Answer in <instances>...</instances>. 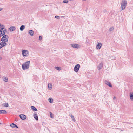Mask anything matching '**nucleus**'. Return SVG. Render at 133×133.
<instances>
[{
    "label": "nucleus",
    "mask_w": 133,
    "mask_h": 133,
    "mask_svg": "<svg viewBox=\"0 0 133 133\" xmlns=\"http://www.w3.org/2000/svg\"><path fill=\"white\" fill-rule=\"evenodd\" d=\"M30 61H27L22 65V68L23 70H25L29 68V67Z\"/></svg>",
    "instance_id": "1"
},
{
    "label": "nucleus",
    "mask_w": 133,
    "mask_h": 133,
    "mask_svg": "<svg viewBox=\"0 0 133 133\" xmlns=\"http://www.w3.org/2000/svg\"><path fill=\"white\" fill-rule=\"evenodd\" d=\"M127 2L126 0H122L121 3V9L122 10H124L126 7Z\"/></svg>",
    "instance_id": "2"
},
{
    "label": "nucleus",
    "mask_w": 133,
    "mask_h": 133,
    "mask_svg": "<svg viewBox=\"0 0 133 133\" xmlns=\"http://www.w3.org/2000/svg\"><path fill=\"white\" fill-rule=\"evenodd\" d=\"M22 54L24 57H27L29 55V52L27 50H22Z\"/></svg>",
    "instance_id": "3"
},
{
    "label": "nucleus",
    "mask_w": 133,
    "mask_h": 133,
    "mask_svg": "<svg viewBox=\"0 0 133 133\" xmlns=\"http://www.w3.org/2000/svg\"><path fill=\"white\" fill-rule=\"evenodd\" d=\"M9 37L7 35H3L2 38L1 39V41L3 42V41H6L7 42L8 41V38Z\"/></svg>",
    "instance_id": "4"
},
{
    "label": "nucleus",
    "mask_w": 133,
    "mask_h": 133,
    "mask_svg": "<svg viewBox=\"0 0 133 133\" xmlns=\"http://www.w3.org/2000/svg\"><path fill=\"white\" fill-rule=\"evenodd\" d=\"M80 68V65L79 64H77L75 65L74 68V70L75 72H77L79 71Z\"/></svg>",
    "instance_id": "5"
},
{
    "label": "nucleus",
    "mask_w": 133,
    "mask_h": 133,
    "mask_svg": "<svg viewBox=\"0 0 133 133\" xmlns=\"http://www.w3.org/2000/svg\"><path fill=\"white\" fill-rule=\"evenodd\" d=\"M71 47L75 48H80V45L77 44H71Z\"/></svg>",
    "instance_id": "6"
},
{
    "label": "nucleus",
    "mask_w": 133,
    "mask_h": 133,
    "mask_svg": "<svg viewBox=\"0 0 133 133\" xmlns=\"http://www.w3.org/2000/svg\"><path fill=\"white\" fill-rule=\"evenodd\" d=\"M0 48H1L2 47L5 46L7 44L6 43V41H3L0 43Z\"/></svg>",
    "instance_id": "7"
},
{
    "label": "nucleus",
    "mask_w": 133,
    "mask_h": 133,
    "mask_svg": "<svg viewBox=\"0 0 133 133\" xmlns=\"http://www.w3.org/2000/svg\"><path fill=\"white\" fill-rule=\"evenodd\" d=\"M19 117L22 120H24L26 119V116L24 114H21L19 115Z\"/></svg>",
    "instance_id": "8"
},
{
    "label": "nucleus",
    "mask_w": 133,
    "mask_h": 133,
    "mask_svg": "<svg viewBox=\"0 0 133 133\" xmlns=\"http://www.w3.org/2000/svg\"><path fill=\"white\" fill-rule=\"evenodd\" d=\"M105 84L110 87H112V86L110 82L107 80L105 81Z\"/></svg>",
    "instance_id": "9"
},
{
    "label": "nucleus",
    "mask_w": 133,
    "mask_h": 133,
    "mask_svg": "<svg viewBox=\"0 0 133 133\" xmlns=\"http://www.w3.org/2000/svg\"><path fill=\"white\" fill-rule=\"evenodd\" d=\"M16 29V28L15 27L12 26L10 27L9 28V30L10 31H14Z\"/></svg>",
    "instance_id": "10"
},
{
    "label": "nucleus",
    "mask_w": 133,
    "mask_h": 133,
    "mask_svg": "<svg viewBox=\"0 0 133 133\" xmlns=\"http://www.w3.org/2000/svg\"><path fill=\"white\" fill-rule=\"evenodd\" d=\"M10 126L12 128H16L17 129L18 128V127L16 124L14 123L11 124Z\"/></svg>",
    "instance_id": "11"
},
{
    "label": "nucleus",
    "mask_w": 133,
    "mask_h": 133,
    "mask_svg": "<svg viewBox=\"0 0 133 133\" xmlns=\"http://www.w3.org/2000/svg\"><path fill=\"white\" fill-rule=\"evenodd\" d=\"M33 116L34 117L35 119L37 121L38 120V116H37V115L36 114V112H35L34 113V114L33 115Z\"/></svg>",
    "instance_id": "12"
},
{
    "label": "nucleus",
    "mask_w": 133,
    "mask_h": 133,
    "mask_svg": "<svg viewBox=\"0 0 133 133\" xmlns=\"http://www.w3.org/2000/svg\"><path fill=\"white\" fill-rule=\"evenodd\" d=\"M102 44L101 43H99L96 46V48L97 49H100L102 46Z\"/></svg>",
    "instance_id": "13"
},
{
    "label": "nucleus",
    "mask_w": 133,
    "mask_h": 133,
    "mask_svg": "<svg viewBox=\"0 0 133 133\" xmlns=\"http://www.w3.org/2000/svg\"><path fill=\"white\" fill-rule=\"evenodd\" d=\"M29 33L31 36H33L34 34V31L32 30H30L29 31Z\"/></svg>",
    "instance_id": "14"
},
{
    "label": "nucleus",
    "mask_w": 133,
    "mask_h": 133,
    "mask_svg": "<svg viewBox=\"0 0 133 133\" xmlns=\"http://www.w3.org/2000/svg\"><path fill=\"white\" fill-rule=\"evenodd\" d=\"M31 109L34 111H36L37 110V109L34 106H31Z\"/></svg>",
    "instance_id": "15"
},
{
    "label": "nucleus",
    "mask_w": 133,
    "mask_h": 133,
    "mask_svg": "<svg viewBox=\"0 0 133 133\" xmlns=\"http://www.w3.org/2000/svg\"><path fill=\"white\" fill-rule=\"evenodd\" d=\"M130 99L133 101V93H130Z\"/></svg>",
    "instance_id": "16"
},
{
    "label": "nucleus",
    "mask_w": 133,
    "mask_h": 133,
    "mask_svg": "<svg viewBox=\"0 0 133 133\" xmlns=\"http://www.w3.org/2000/svg\"><path fill=\"white\" fill-rule=\"evenodd\" d=\"M102 66L103 63H100V64L98 66V69L99 70H100L102 68Z\"/></svg>",
    "instance_id": "17"
},
{
    "label": "nucleus",
    "mask_w": 133,
    "mask_h": 133,
    "mask_svg": "<svg viewBox=\"0 0 133 133\" xmlns=\"http://www.w3.org/2000/svg\"><path fill=\"white\" fill-rule=\"evenodd\" d=\"M7 113L6 111L5 110H0V114H6Z\"/></svg>",
    "instance_id": "18"
},
{
    "label": "nucleus",
    "mask_w": 133,
    "mask_h": 133,
    "mask_svg": "<svg viewBox=\"0 0 133 133\" xmlns=\"http://www.w3.org/2000/svg\"><path fill=\"white\" fill-rule=\"evenodd\" d=\"M25 26L24 25H21L20 28V30L21 31H22L25 28Z\"/></svg>",
    "instance_id": "19"
},
{
    "label": "nucleus",
    "mask_w": 133,
    "mask_h": 133,
    "mask_svg": "<svg viewBox=\"0 0 133 133\" xmlns=\"http://www.w3.org/2000/svg\"><path fill=\"white\" fill-rule=\"evenodd\" d=\"M69 116H70L71 117V118L72 119L73 121L74 122H75V120L74 118V116L72 115V114H69Z\"/></svg>",
    "instance_id": "20"
},
{
    "label": "nucleus",
    "mask_w": 133,
    "mask_h": 133,
    "mask_svg": "<svg viewBox=\"0 0 133 133\" xmlns=\"http://www.w3.org/2000/svg\"><path fill=\"white\" fill-rule=\"evenodd\" d=\"M3 80L5 82H7L8 81V78L6 77H2Z\"/></svg>",
    "instance_id": "21"
},
{
    "label": "nucleus",
    "mask_w": 133,
    "mask_h": 133,
    "mask_svg": "<svg viewBox=\"0 0 133 133\" xmlns=\"http://www.w3.org/2000/svg\"><path fill=\"white\" fill-rule=\"evenodd\" d=\"M49 102L50 103H52L53 102V100L52 98H49L48 99Z\"/></svg>",
    "instance_id": "22"
},
{
    "label": "nucleus",
    "mask_w": 133,
    "mask_h": 133,
    "mask_svg": "<svg viewBox=\"0 0 133 133\" xmlns=\"http://www.w3.org/2000/svg\"><path fill=\"white\" fill-rule=\"evenodd\" d=\"M52 84H48V87L49 89L51 90L52 88Z\"/></svg>",
    "instance_id": "23"
},
{
    "label": "nucleus",
    "mask_w": 133,
    "mask_h": 133,
    "mask_svg": "<svg viewBox=\"0 0 133 133\" xmlns=\"http://www.w3.org/2000/svg\"><path fill=\"white\" fill-rule=\"evenodd\" d=\"M55 69L58 70H61V68L60 67H55Z\"/></svg>",
    "instance_id": "24"
},
{
    "label": "nucleus",
    "mask_w": 133,
    "mask_h": 133,
    "mask_svg": "<svg viewBox=\"0 0 133 133\" xmlns=\"http://www.w3.org/2000/svg\"><path fill=\"white\" fill-rule=\"evenodd\" d=\"M1 30H3V29H4L5 28H4V26L3 25H1Z\"/></svg>",
    "instance_id": "25"
},
{
    "label": "nucleus",
    "mask_w": 133,
    "mask_h": 133,
    "mask_svg": "<svg viewBox=\"0 0 133 133\" xmlns=\"http://www.w3.org/2000/svg\"><path fill=\"white\" fill-rule=\"evenodd\" d=\"M114 29V27H111L109 28V30L111 31H112Z\"/></svg>",
    "instance_id": "26"
},
{
    "label": "nucleus",
    "mask_w": 133,
    "mask_h": 133,
    "mask_svg": "<svg viewBox=\"0 0 133 133\" xmlns=\"http://www.w3.org/2000/svg\"><path fill=\"white\" fill-rule=\"evenodd\" d=\"M4 106L6 107H8L9 106V105L7 103H5V105H4Z\"/></svg>",
    "instance_id": "27"
},
{
    "label": "nucleus",
    "mask_w": 133,
    "mask_h": 133,
    "mask_svg": "<svg viewBox=\"0 0 133 133\" xmlns=\"http://www.w3.org/2000/svg\"><path fill=\"white\" fill-rule=\"evenodd\" d=\"M68 2V1L67 0H64L63 2L64 3H67Z\"/></svg>",
    "instance_id": "28"
},
{
    "label": "nucleus",
    "mask_w": 133,
    "mask_h": 133,
    "mask_svg": "<svg viewBox=\"0 0 133 133\" xmlns=\"http://www.w3.org/2000/svg\"><path fill=\"white\" fill-rule=\"evenodd\" d=\"M115 57L114 56H112L111 57V58L112 60L115 59Z\"/></svg>",
    "instance_id": "29"
},
{
    "label": "nucleus",
    "mask_w": 133,
    "mask_h": 133,
    "mask_svg": "<svg viewBox=\"0 0 133 133\" xmlns=\"http://www.w3.org/2000/svg\"><path fill=\"white\" fill-rule=\"evenodd\" d=\"M55 18L57 19H59L60 18V17L58 16H55Z\"/></svg>",
    "instance_id": "30"
},
{
    "label": "nucleus",
    "mask_w": 133,
    "mask_h": 133,
    "mask_svg": "<svg viewBox=\"0 0 133 133\" xmlns=\"http://www.w3.org/2000/svg\"><path fill=\"white\" fill-rule=\"evenodd\" d=\"M42 38V36H39V40H41Z\"/></svg>",
    "instance_id": "31"
},
{
    "label": "nucleus",
    "mask_w": 133,
    "mask_h": 133,
    "mask_svg": "<svg viewBox=\"0 0 133 133\" xmlns=\"http://www.w3.org/2000/svg\"><path fill=\"white\" fill-rule=\"evenodd\" d=\"M50 117L51 118H53V117L52 116V115H53V114L51 112L50 113Z\"/></svg>",
    "instance_id": "32"
},
{
    "label": "nucleus",
    "mask_w": 133,
    "mask_h": 133,
    "mask_svg": "<svg viewBox=\"0 0 133 133\" xmlns=\"http://www.w3.org/2000/svg\"><path fill=\"white\" fill-rule=\"evenodd\" d=\"M107 11V10L106 9H104V10H103V12H104V13H105V12H106Z\"/></svg>",
    "instance_id": "33"
},
{
    "label": "nucleus",
    "mask_w": 133,
    "mask_h": 133,
    "mask_svg": "<svg viewBox=\"0 0 133 133\" xmlns=\"http://www.w3.org/2000/svg\"><path fill=\"white\" fill-rule=\"evenodd\" d=\"M2 9V8H0V11H1Z\"/></svg>",
    "instance_id": "34"
},
{
    "label": "nucleus",
    "mask_w": 133,
    "mask_h": 133,
    "mask_svg": "<svg viewBox=\"0 0 133 133\" xmlns=\"http://www.w3.org/2000/svg\"><path fill=\"white\" fill-rule=\"evenodd\" d=\"M115 98H116V97H114L113 98V99H115Z\"/></svg>",
    "instance_id": "35"
},
{
    "label": "nucleus",
    "mask_w": 133,
    "mask_h": 133,
    "mask_svg": "<svg viewBox=\"0 0 133 133\" xmlns=\"http://www.w3.org/2000/svg\"><path fill=\"white\" fill-rule=\"evenodd\" d=\"M4 39H6V38H4Z\"/></svg>",
    "instance_id": "36"
}]
</instances>
